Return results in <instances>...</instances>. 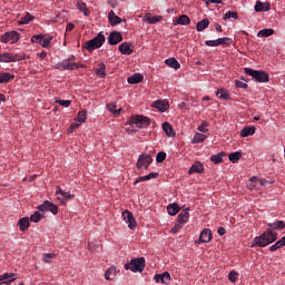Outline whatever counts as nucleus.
Instances as JSON below:
<instances>
[{
	"label": "nucleus",
	"mask_w": 285,
	"mask_h": 285,
	"mask_svg": "<svg viewBox=\"0 0 285 285\" xmlns=\"http://www.w3.org/2000/svg\"><path fill=\"white\" fill-rule=\"evenodd\" d=\"M153 164V157L148 154H141L138 157V163L136 164V167L138 168V170H140L141 168L148 169L149 165Z\"/></svg>",
	"instance_id": "0eeeda50"
},
{
	"label": "nucleus",
	"mask_w": 285,
	"mask_h": 285,
	"mask_svg": "<svg viewBox=\"0 0 285 285\" xmlns=\"http://www.w3.org/2000/svg\"><path fill=\"white\" fill-rule=\"evenodd\" d=\"M52 259H56L55 253L42 254V262H45L46 264H51Z\"/></svg>",
	"instance_id": "37998d69"
},
{
	"label": "nucleus",
	"mask_w": 285,
	"mask_h": 285,
	"mask_svg": "<svg viewBox=\"0 0 285 285\" xmlns=\"http://www.w3.org/2000/svg\"><path fill=\"white\" fill-rule=\"evenodd\" d=\"M56 195H59L58 200L63 204L73 199L75 197V195H70L69 193L63 191L60 187H56Z\"/></svg>",
	"instance_id": "f8f14e48"
},
{
	"label": "nucleus",
	"mask_w": 285,
	"mask_h": 285,
	"mask_svg": "<svg viewBox=\"0 0 285 285\" xmlns=\"http://www.w3.org/2000/svg\"><path fill=\"white\" fill-rule=\"evenodd\" d=\"M204 140H206V136L203 134H195V136L193 137L191 144L193 145H197V144H203Z\"/></svg>",
	"instance_id": "58836bf2"
},
{
	"label": "nucleus",
	"mask_w": 285,
	"mask_h": 285,
	"mask_svg": "<svg viewBox=\"0 0 285 285\" xmlns=\"http://www.w3.org/2000/svg\"><path fill=\"white\" fill-rule=\"evenodd\" d=\"M285 245H283V244H276L275 243V245H273V246H271L269 247V250L273 253V252H277V249H281V248H283Z\"/></svg>",
	"instance_id": "052dcab7"
},
{
	"label": "nucleus",
	"mask_w": 285,
	"mask_h": 285,
	"mask_svg": "<svg viewBox=\"0 0 285 285\" xmlns=\"http://www.w3.org/2000/svg\"><path fill=\"white\" fill-rule=\"evenodd\" d=\"M209 26H210V20H208V19H203V20L196 22V31L203 32V31L206 30V28H208Z\"/></svg>",
	"instance_id": "5701e85b"
},
{
	"label": "nucleus",
	"mask_w": 285,
	"mask_h": 285,
	"mask_svg": "<svg viewBox=\"0 0 285 285\" xmlns=\"http://www.w3.org/2000/svg\"><path fill=\"white\" fill-rule=\"evenodd\" d=\"M204 43L209 48H216L218 46L224 45V43H222V40H206Z\"/></svg>",
	"instance_id": "a18cd8bd"
},
{
	"label": "nucleus",
	"mask_w": 285,
	"mask_h": 285,
	"mask_svg": "<svg viewBox=\"0 0 285 285\" xmlns=\"http://www.w3.org/2000/svg\"><path fill=\"white\" fill-rule=\"evenodd\" d=\"M35 17L31 16L30 13H26V16L21 17L19 23L20 26H26L29 22L33 21Z\"/></svg>",
	"instance_id": "ea45409f"
},
{
	"label": "nucleus",
	"mask_w": 285,
	"mask_h": 285,
	"mask_svg": "<svg viewBox=\"0 0 285 285\" xmlns=\"http://www.w3.org/2000/svg\"><path fill=\"white\" fill-rule=\"evenodd\" d=\"M75 24L73 23H67L66 31H73Z\"/></svg>",
	"instance_id": "774afa93"
},
{
	"label": "nucleus",
	"mask_w": 285,
	"mask_h": 285,
	"mask_svg": "<svg viewBox=\"0 0 285 285\" xmlns=\"http://www.w3.org/2000/svg\"><path fill=\"white\" fill-rule=\"evenodd\" d=\"M47 37L42 36V35H35L33 37H31V42L33 43H38L41 42L42 40H45Z\"/></svg>",
	"instance_id": "603ef678"
},
{
	"label": "nucleus",
	"mask_w": 285,
	"mask_h": 285,
	"mask_svg": "<svg viewBox=\"0 0 285 285\" xmlns=\"http://www.w3.org/2000/svg\"><path fill=\"white\" fill-rule=\"evenodd\" d=\"M183 227L184 225L177 223V225H175L174 228H171V233L177 234L179 229H181Z\"/></svg>",
	"instance_id": "e2e57ef3"
},
{
	"label": "nucleus",
	"mask_w": 285,
	"mask_h": 285,
	"mask_svg": "<svg viewBox=\"0 0 285 285\" xmlns=\"http://www.w3.org/2000/svg\"><path fill=\"white\" fill-rule=\"evenodd\" d=\"M14 281H16V278L12 277V278H10V279H8V281H2V284H4V285H10V284L14 283Z\"/></svg>",
	"instance_id": "338daca9"
},
{
	"label": "nucleus",
	"mask_w": 285,
	"mask_h": 285,
	"mask_svg": "<svg viewBox=\"0 0 285 285\" xmlns=\"http://www.w3.org/2000/svg\"><path fill=\"white\" fill-rule=\"evenodd\" d=\"M273 35H275L274 29H262L259 32H257V38H269Z\"/></svg>",
	"instance_id": "c756f323"
},
{
	"label": "nucleus",
	"mask_w": 285,
	"mask_h": 285,
	"mask_svg": "<svg viewBox=\"0 0 285 285\" xmlns=\"http://www.w3.org/2000/svg\"><path fill=\"white\" fill-rule=\"evenodd\" d=\"M224 157H225V153L222 151L217 155L209 157V161H212L214 165L222 164L224 163Z\"/></svg>",
	"instance_id": "c85d7f7f"
},
{
	"label": "nucleus",
	"mask_w": 285,
	"mask_h": 285,
	"mask_svg": "<svg viewBox=\"0 0 285 285\" xmlns=\"http://www.w3.org/2000/svg\"><path fill=\"white\" fill-rule=\"evenodd\" d=\"M145 177H149L150 179H157L159 177V173H151Z\"/></svg>",
	"instance_id": "69168bd1"
},
{
	"label": "nucleus",
	"mask_w": 285,
	"mask_h": 285,
	"mask_svg": "<svg viewBox=\"0 0 285 285\" xmlns=\"http://www.w3.org/2000/svg\"><path fill=\"white\" fill-rule=\"evenodd\" d=\"M269 229L263 232L262 235L257 236L252 240V248L259 247L264 248L275 242H277V233L273 230H283L285 228L284 220H276L275 223L267 224Z\"/></svg>",
	"instance_id": "f257e3e1"
},
{
	"label": "nucleus",
	"mask_w": 285,
	"mask_h": 285,
	"mask_svg": "<svg viewBox=\"0 0 285 285\" xmlns=\"http://www.w3.org/2000/svg\"><path fill=\"white\" fill-rule=\"evenodd\" d=\"M208 122L203 121V124L198 125V127H196V130H198V132H203L206 134L208 132Z\"/></svg>",
	"instance_id": "de8ad7c7"
},
{
	"label": "nucleus",
	"mask_w": 285,
	"mask_h": 285,
	"mask_svg": "<svg viewBox=\"0 0 285 285\" xmlns=\"http://www.w3.org/2000/svg\"><path fill=\"white\" fill-rule=\"evenodd\" d=\"M39 213H52V215H58V206L55 205L53 203H50L49 200H45V203L40 204L39 207Z\"/></svg>",
	"instance_id": "6e6552de"
},
{
	"label": "nucleus",
	"mask_w": 285,
	"mask_h": 285,
	"mask_svg": "<svg viewBox=\"0 0 285 285\" xmlns=\"http://www.w3.org/2000/svg\"><path fill=\"white\" fill-rule=\"evenodd\" d=\"M107 110L111 111V114L115 116H119L120 111H122L121 108L117 109V105L115 102L107 105Z\"/></svg>",
	"instance_id": "4c0bfd02"
},
{
	"label": "nucleus",
	"mask_w": 285,
	"mask_h": 285,
	"mask_svg": "<svg viewBox=\"0 0 285 285\" xmlns=\"http://www.w3.org/2000/svg\"><path fill=\"white\" fill-rule=\"evenodd\" d=\"M14 276H16L14 273H4V274L0 275V282L8 281L10 278H13Z\"/></svg>",
	"instance_id": "8fccbe9b"
},
{
	"label": "nucleus",
	"mask_w": 285,
	"mask_h": 285,
	"mask_svg": "<svg viewBox=\"0 0 285 285\" xmlns=\"http://www.w3.org/2000/svg\"><path fill=\"white\" fill-rule=\"evenodd\" d=\"M216 96H217L218 99H222V100H229L230 99L229 91H227L226 89L217 90Z\"/></svg>",
	"instance_id": "2f4dec72"
},
{
	"label": "nucleus",
	"mask_w": 285,
	"mask_h": 285,
	"mask_svg": "<svg viewBox=\"0 0 285 285\" xmlns=\"http://www.w3.org/2000/svg\"><path fill=\"white\" fill-rule=\"evenodd\" d=\"M56 104H58L59 106H61L63 108H69V106H71L70 100H56Z\"/></svg>",
	"instance_id": "6e6d98bb"
},
{
	"label": "nucleus",
	"mask_w": 285,
	"mask_h": 285,
	"mask_svg": "<svg viewBox=\"0 0 285 285\" xmlns=\"http://www.w3.org/2000/svg\"><path fill=\"white\" fill-rule=\"evenodd\" d=\"M165 65L168 66V68H171L174 70H178L180 68V65L176 58H168L165 60Z\"/></svg>",
	"instance_id": "a878e982"
},
{
	"label": "nucleus",
	"mask_w": 285,
	"mask_h": 285,
	"mask_svg": "<svg viewBox=\"0 0 285 285\" xmlns=\"http://www.w3.org/2000/svg\"><path fill=\"white\" fill-rule=\"evenodd\" d=\"M121 41H122V35H120L117 31H112L109 35V38H107V42H109V45H111V46H117Z\"/></svg>",
	"instance_id": "4468645a"
},
{
	"label": "nucleus",
	"mask_w": 285,
	"mask_h": 285,
	"mask_svg": "<svg viewBox=\"0 0 285 285\" xmlns=\"http://www.w3.org/2000/svg\"><path fill=\"white\" fill-rule=\"evenodd\" d=\"M229 282L230 283H237V272H230L229 273Z\"/></svg>",
	"instance_id": "13d9d810"
},
{
	"label": "nucleus",
	"mask_w": 285,
	"mask_h": 285,
	"mask_svg": "<svg viewBox=\"0 0 285 285\" xmlns=\"http://www.w3.org/2000/svg\"><path fill=\"white\" fill-rule=\"evenodd\" d=\"M166 159V153L165 151H158L157 154V164H163Z\"/></svg>",
	"instance_id": "864d4df0"
},
{
	"label": "nucleus",
	"mask_w": 285,
	"mask_h": 285,
	"mask_svg": "<svg viewBox=\"0 0 285 285\" xmlns=\"http://www.w3.org/2000/svg\"><path fill=\"white\" fill-rule=\"evenodd\" d=\"M203 173H204V166H203V163H200V161H195L190 166L189 171H188L189 175H194V174L200 175Z\"/></svg>",
	"instance_id": "dca6fc26"
},
{
	"label": "nucleus",
	"mask_w": 285,
	"mask_h": 285,
	"mask_svg": "<svg viewBox=\"0 0 285 285\" xmlns=\"http://www.w3.org/2000/svg\"><path fill=\"white\" fill-rule=\"evenodd\" d=\"M163 130H165V134L167 137H175L176 131L171 128V125L169 122L163 124Z\"/></svg>",
	"instance_id": "7c9ffc66"
},
{
	"label": "nucleus",
	"mask_w": 285,
	"mask_h": 285,
	"mask_svg": "<svg viewBox=\"0 0 285 285\" xmlns=\"http://www.w3.org/2000/svg\"><path fill=\"white\" fill-rule=\"evenodd\" d=\"M151 124V120L141 115H134L126 122L127 126H136L138 129H146Z\"/></svg>",
	"instance_id": "20e7f679"
},
{
	"label": "nucleus",
	"mask_w": 285,
	"mask_h": 285,
	"mask_svg": "<svg viewBox=\"0 0 285 285\" xmlns=\"http://www.w3.org/2000/svg\"><path fill=\"white\" fill-rule=\"evenodd\" d=\"M189 219V208H185L177 215V224L185 225L187 220Z\"/></svg>",
	"instance_id": "aec40b11"
},
{
	"label": "nucleus",
	"mask_w": 285,
	"mask_h": 285,
	"mask_svg": "<svg viewBox=\"0 0 285 285\" xmlns=\"http://www.w3.org/2000/svg\"><path fill=\"white\" fill-rule=\"evenodd\" d=\"M127 81L130 85H138L141 83V81H144V76H141L140 73H134L130 77H128Z\"/></svg>",
	"instance_id": "393cba45"
},
{
	"label": "nucleus",
	"mask_w": 285,
	"mask_h": 285,
	"mask_svg": "<svg viewBox=\"0 0 285 285\" xmlns=\"http://www.w3.org/2000/svg\"><path fill=\"white\" fill-rule=\"evenodd\" d=\"M80 68H85V65H80L77 62H67V60H63L57 65L53 66V69L60 70V71H66V70H77Z\"/></svg>",
	"instance_id": "423d86ee"
},
{
	"label": "nucleus",
	"mask_w": 285,
	"mask_h": 285,
	"mask_svg": "<svg viewBox=\"0 0 285 285\" xmlns=\"http://www.w3.org/2000/svg\"><path fill=\"white\" fill-rule=\"evenodd\" d=\"M134 46L130 42H122L118 46V51L125 56H130L134 53Z\"/></svg>",
	"instance_id": "ddd939ff"
},
{
	"label": "nucleus",
	"mask_w": 285,
	"mask_h": 285,
	"mask_svg": "<svg viewBox=\"0 0 285 285\" xmlns=\"http://www.w3.org/2000/svg\"><path fill=\"white\" fill-rule=\"evenodd\" d=\"M122 218H125V223L128 225L129 229L136 228V219L131 212L125 210L122 212Z\"/></svg>",
	"instance_id": "9d476101"
},
{
	"label": "nucleus",
	"mask_w": 285,
	"mask_h": 285,
	"mask_svg": "<svg viewBox=\"0 0 285 285\" xmlns=\"http://www.w3.org/2000/svg\"><path fill=\"white\" fill-rule=\"evenodd\" d=\"M166 210L168 213V215H170L171 217L178 215L180 208H179V205L174 203V204H170L166 207Z\"/></svg>",
	"instance_id": "b1692460"
},
{
	"label": "nucleus",
	"mask_w": 285,
	"mask_h": 285,
	"mask_svg": "<svg viewBox=\"0 0 285 285\" xmlns=\"http://www.w3.org/2000/svg\"><path fill=\"white\" fill-rule=\"evenodd\" d=\"M244 73L252 77V79L256 80L259 83L269 82V75L264 70H254L252 68H244Z\"/></svg>",
	"instance_id": "39448f33"
},
{
	"label": "nucleus",
	"mask_w": 285,
	"mask_h": 285,
	"mask_svg": "<svg viewBox=\"0 0 285 285\" xmlns=\"http://www.w3.org/2000/svg\"><path fill=\"white\" fill-rule=\"evenodd\" d=\"M86 121V112L85 111H78L77 115V122L83 124Z\"/></svg>",
	"instance_id": "09e8293b"
},
{
	"label": "nucleus",
	"mask_w": 285,
	"mask_h": 285,
	"mask_svg": "<svg viewBox=\"0 0 285 285\" xmlns=\"http://www.w3.org/2000/svg\"><path fill=\"white\" fill-rule=\"evenodd\" d=\"M18 62V58L14 57L12 53H0V63H12Z\"/></svg>",
	"instance_id": "2eb2a0df"
},
{
	"label": "nucleus",
	"mask_w": 285,
	"mask_h": 285,
	"mask_svg": "<svg viewBox=\"0 0 285 285\" xmlns=\"http://www.w3.org/2000/svg\"><path fill=\"white\" fill-rule=\"evenodd\" d=\"M117 269L115 267H109L107 269V272H105V279L111 282L112 279H115Z\"/></svg>",
	"instance_id": "473e14b6"
},
{
	"label": "nucleus",
	"mask_w": 285,
	"mask_h": 285,
	"mask_svg": "<svg viewBox=\"0 0 285 285\" xmlns=\"http://www.w3.org/2000/svg\"><path fill=\"white\" fill-rule=\"evenodd\" d=\"M216 41H222L223 46H229L232 42L230 38H219V39H216Z\"/></svg>",
	"instance_id": "bf43d9fd"
},
{
	"label": "nucleus",
	"mask_w": 285,
	"mask_h": 285,
	"mask_svg": "<svg viewBox=\"0 0 285 285\" xmlns=\"http://www.w3.org/2000/svg\"><path fill=\"white\" fill-rule=\"evenodd\" d=\"M230 18H234V19H238V14L237 12H232V11H227L225 12V16L223 17V19L227 20V19H230Z\"/></svg>",
	"instance_id": "3c124183"
},
{
	"label": "nucleus",
	"mask_w": 285,
	"mask_h": 285,
	"mask_svg": "<svg viewBox=\"0 0 285 285\" xmlns=\"http://www.w3.org/2000/svg\"><path fill=\"white\" fill-rule=\"evenodd\" d=\"M235 87L238 88V89L246 90L248 88V85H246L245 82H243L240 80H235Z\"/></svg>",
	"instance_id": "5fc2aeb1"
},
{
	"label": "nucleus",
	"mask_w": 285,
	"mask_h": 285,
	"mask_svg": "<svg viewBox=\"0 0 285 285\" xmlns=\"http://www.w3.org/2000/svg\"><path fill=\"white\" fill-rule=\"evenodd\" d=\"M177 24L178 26H189L190 24V19L186 14H181L177 18Z\"/></svg>",
	"instance_id": "f704fd0d"
},
{
	"label": "nucleus",
	"mask_w": 285,
	"mask_h": 285,
	"mask_svg": "<svg viewBox=\"0 0 285 285\" xmlns=\"http://www.w3.org/2000/svg\"><path fill=\"white\" fill-rule=\"evenodd\" d=\"M77 8L78 11L82 12L85 14V17L90 16V10H88V8H86V3L85 2H78L77 3Z\"/></svg>",
	"instance_id": "a19ab883"
},
{
	"label": "nucleus",
	"mask_w": 285,
	"mask_h": 285,
	"mask_svg": "<svg viewBox=\"0 0 285 285\" xmlns=\"http://www.w3.org/2000/svg\"><path fill=\"white\" fill-rule=\"evenodd\" d=\"M151 179L153 178L141 176V177H138V179H136V181L134 184L136 185V184H139V183H146L147 180H151Z\"/></svg>",
	"instance_id": "680f3d73"
},
{
	"label": "nucleus",
	"mask_w": 285,
	"mask_h": 285,
	"mask_svg": "<svg viewBox=\"0 0 285 285\" xmlns=\"http://www.w3.org/2000/svg\"><path fill=\"white\" fill-rule=\"evenodd\" d=\"M254 134H256V127L254 126L244 127V129L240 131V136H243V138H247Z\"/></svg>",
	"instance_id": "bb28decb"
},
{
	"label": "nucleus",
	"mask_w": 285,
	"mask_h": 285,
	"mask_svg": "<svg viewBox=\"0 0 285 285\" xmlns=\"http://www.w3.org/2000/svg\"><path fill=\"white\" fill-rule=\"evenodd\" d=\"M154 107L157 108L158 111L165 112L166 110H168L169 105L165 100H157L154 102Z\"/></svg>",
	"instance_id": "4be33fe9"
},
{
	"label": "nucleus",
	"mask_w": 285,
	"mask_h": 285,
	"mask_svg": "<svg viewBox=\"0 0 285 285\" xmlns=\"http://www.w3.org/2000/svg\"><path fill=\"white\" fill-rule=\"evenodd\" d=\"M256 12H268L271 11L269 2H262L259 0L256 1V7L254 8Z\"/></svg>",
	"instance_id": "f3484780"
},
{
	"label": "nucleus",
	"mask_w": 285,
	"mask_h": 285,
	"mask_svg": "<svg viewBox=\"0 0 285 285\" xmlns=\"http://www.w3.org/2000/svg\"><path fill=\"white\" fill-rule=\"evenodd\" d=\"M242 154L240 151H235L229 154V161L233 164H237V161L240 159Z\"/></svg>",
	"instance_id": "c03bdc74"
},
{
	"label": "nucleus",
	"mask_w": 285,
	"mask_h": 285,
	"mask_svg": "<svg viewBox=\"0 0 285 285\" xmlns=\"http://www.w3.org/2000/svg\"><path fill=\"white\" fill-rule=\"evenodd\" d=\"M11 80H14V75L9 73V72H2L0 73V85L2 83H8Z\"/></svg>",
	"instance_id": "cd10ccee"
},
{
	"label": "nucleus",
	"mask_w": 285,
	"mask_h": 285,
	"mask_svg": "<svg viewBox=\"0 0 285 285\" xmlns=\"http://www.w3.org/2000/svg\"><path fill=\"white\" fill-rule=\"evenodd\" d=\"M109 23H111V27L118 26L120 22H122V19H120L115 11H109L108 13Z\"/></svg>",
	"instance_id": "412c9836"
},
{
	"label": "nucleus",
	"mask_w": 285,
	"mask_h": 285,
	"mask_svg": "<svg viewBox=\"0 0 285 285\" xmlns=\"http://www.w3.org/2000/svg\"><path fill=\"white\" fill-rule=\"evenodd\" d=\"M13 58L18 59V61H23L29 59L28 55H18V53H13Z\"/></svg>",
	"instance_id": "4d7b16f0"
},
{
	"label": "nucleus",
	"mask_w": 285,
	"mask_h": 285,
	"mask_svg": "<svg viewBox=\"0 0 285 285\" xmlns=\"http://www.w3.org/2000/svg\"><path fill=\"white\" fill-rule=\"evenodd\" d=\"M160 21H163V17H160V16L147 17V22L149 24H155V23H158Z\"/></svg>",
	"instance_id": "49530a36"
},
{
	"label": "nucleus",
	"mask_w": 285,
	"mask_h": 285,
	"mask_svg": "<svg viewBox=\"0 0 285 285\" xmlns=\"http://www.w3.org/2000/svg\"><path fill=\"white\" fill-rule=\"evenodd\" d=\"M170 273L165 272L163 274H155V282L156 283H164V284H168L170 283Z\"/></svg>",
	"instance_id": "6ab92c4d"
},
{
	"label": "nucleus",
	"mask_w": 285,
	"mask_h": 285,
	"mask_svg": "<svg viewBox=\"0 0 285 285\" xmlns=\"http://www.w3.org/2000/svg\"><path fill=\"white\" fill-rule=\"evenodd\" d=\"M29 218L28 217H23L18 222V226L20 227L21 232H26L29 228Z\"/></svg>",
	"instance_id": "72a5a7b5"
},
{
	"label": "nucleus",
	"mask_w": 285,
	"mask_h": 285,
	"mask_svg": "<svg viewBox=\"0 0 285 285\" xmlns=\"http://www.w3.org/2000/svg\"><path fill=\"white\" fill-rule=\"evenodd\" d=\"M212 240V232L210 229H203V232H200V237L198 238V242L200 244H208Z\"/></svg>",
	"instance_id": "a211bd4d"
},
{
	"label": "nucleus",
	"mask_w": 285,
	"mask_h": 285,
	"mask_svg": "<svg viewBox=\"0 0 285 285\" xmlns=\"http://www.w3.org/2000/svg\"><path fill=\"white\" fill-rule=\"evenodd\" d=\"M52 39H55V37L52 36H48L47 38L40 40L39 42H36V43H39L40 47L45 48V49H48L50 48V42H52Z\"/></svg>",
	"instance_id": "c9c22d12"
},
{
	"label": "nucleus",
	"mask_w": 285,
	"mask_h": 285,
	"mask_svg": "<svg viewBox=\"0 0 285 285\" xmlns=\"http://www.w3.org/2000/svg\"><path fill=\"white\" fill-rule=\"evenodd\" d=\"M42 218H45V214L42 212H35V214L27 219L31 220L32 223H39Z\"/></svg>",
	"instance_id": "e433bc0d"
},
{
	"label": "nucleus",
	"mask_w": 285,
	"mask_h": 285,
	"mask_svg": "<svg viewBox=\"0 0 285 285\" xmlns=\"http://www.w3.org/2000/svg\"><path fill=\"white\" fill-rule=\"evenodd\" d=\"M104 43H106V36L99 32L98 36L86 41L85 45L82 46V49H85L88 52H92L94 50L101 48Z\"/></svg>",
	"instance_id": "f03ea898"
},
{
	"label": "nucleus",
	"mask_w": 285,
	"mask_h": 285,
	"mask_svg": "<svg viewBox=\"0 0 285 285\" xmlns=\"http://www.w3.org/2000/svg\"><path fill=\"white\" fill-rule=\"evenodd\" d=\"M146 268V258H131L130 262L125 264V271H130L131 273H141Z\"/></svg>",
	"instance_id": "7ed1b4c3"
},
{
	"label": "nucleus",
	"mask_w": 285,
	"mask_h": 285,
	"mask_svg": "<svg viewBox=\"0 0 285 285\" xmlns=\"http://www.w3.org/2000/svg\"><path fill=\"white\" fill-rule=\"evenodd\" d=\"M96 76H98L99 78L106 77V65L104 63L98 65V69H96Z\"/></svg>",
	"instance_id": "79ce46f5"
},
{
	"label": "nucleus",
	"mask_w": 285,
	"mask_h": 285,
	"mask_svg": "<svg viewBox=\"0 0 285 285\" xmlns=\"http://www.w3.org/2000/svg\"><path fill=\"white\" fill-rule=\"evenodd\" d=\"M265 184H267V181H265L264 179H259L257 177H252V178H249L247 187L249 190H253L255 188L264 187Z\"/></svg>",
	"instance_id": "9b49d317"
},
{
	"label": "nucleus",
	"mask_w": 285,
	"mask_h": 285,
	"mask_svg": "<svg viewBox=\"0 0 285 285\" xmlns=\"http://www.w3.org/2000/svg\"><path fill=\"white\" fill-rule=\"evenodd\" d=\"M80 124H81V122H72V124H71V127H70V129H71V132H73V130H77V129H79V127H80Z\"/></svg>",
	"instance_id": "0e129e2a"
},
{
	"label": "nucleus",
	"mask_w": 285,
	"mask_h": 285,
	"mask_svg": "<svg viewBox=\"0 0 285 285\" xmlns=\"http://www.w3.org/2000/svg\"><path fill=\"white\" fill-rule=\"evenodd\" d=\"M19 40H20V33H18L17 31H9L2 35V37H0V42L2 43H8L9 41H12V43H16Z\"/></svg>",
	"instance_id": "1a4fd4ad"
}]
</instances>
